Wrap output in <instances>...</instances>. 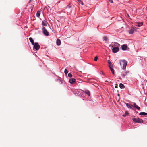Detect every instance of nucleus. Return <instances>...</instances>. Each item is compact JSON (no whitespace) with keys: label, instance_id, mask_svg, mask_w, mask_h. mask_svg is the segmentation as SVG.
Masks as SVG:
<instances>
[{"label":"nucleus","instance_id":"e433bc0d","mask_svg":"<svg viewBox=\"0 0 147 147\" xmlns=\"http://www.w3.org/2000/svg\"><path fill=\"white\" fill-rule=\"evenodd\" d=\"M120 64L121 65V62H120Z\"/></svg>","mask_w":147,"mask_h":147},{"label":"nucleus","instance_id":"20e7f679","mask_svg":"<svg viewBox=\"0 0 147 147\" xmlns=\"http://www.w3.org/2000/svg\"><path fill=\"white\" fill-rule=\"evenodd\" d=\"M120 45V44H119L118 43H117L116 42H114L113 43V44H111L109 45V47L111 46L112 47H113V46H116V47H119Z\"/></svg>","mask_w":147,"mask_h":147},{"label":"nucleus","instance_id":"f8f14e48","mask_svg":"<svg viewBox=\"0 0 147 147\" xmlns=\"http://www.w3.org/2000/svg\"><path fill=\"white\" fill-rule=\"evenodd\" d=\"M134 106L138 110H139L140 109V107L138 106L135 103H134L133 104Z\"/></svg>","mask_w":147,"mask_h":147},{"label":"nucleus","instance_id":"f704fd0d","mask_svg":"<svg viewBox=\"0 0 147 147\" xmlns=\"http://www.w3.org/2000/svg\"><path fill=\"white\" fill-rule=\"evenodd\" d=\"M118 96H120V94H118Z\"/></svg>","mask_w":147,"mask_h":147},{"label":"nucleus","instance_id":"6e6552de","mask_svg":"<svg viewBox=\"0 0 147 147\" xmlns=\"http://www.w3.org/2000/svg\"><path fill=\"white\" fill-rule=\"evenodd\" d=\"M136 30V29L135 28H133L130 30H129V33L130 34H132L134 33V31Z\"/></svg>","mask_w":147,"mask_h":147},{"label":"nucleus","instance_id":"5701e85b","mask_svg":"<svg viewBox=\"0 0 147 147\" xmlns=\"http://www.w3.org/2000/svg\"><path fill=\"white\" fill-rule=\"evenodd\" d=\"M109 67L110 69L113 68V65L112 64V63H111V64H109Z\"/></svg>","mask_w":147,"mask_h":147},{"label":"nucleus","instance_id":"423d86ee","mask_svg":"<svg viewBox=\"0 0 147 147\" xmlns=\"http://www.w3.org/2000/svg\"><path fill=\"white\" fill-rule=\"evenodd\" d=\"M127 47L126 45L124 44L122 45V49L123 50H125L127 49Z\"/></svg>","mask_w":147,"mask_h":147},{"label":"nucleus","instance_id":"b1692460","mask_svg":"<svg viewBox=\"0 0 147 147\" xmlns=\"http://www.w3.org/2000/svg\"><path fill=\"white\" fill-rule=\"evenodd\" d=\"M78 2L82 5H83V3L81 0H77Z\"/></svg>","mask_w":147,"mask_h":147},{"label":"nucleus","instance_id":"2eb2a0df","mask_svg":"<svg viewBox=\"0 0 147 147\" xmlns=\"http://www.w3.org/2000/svg\"><path fill=\"white\" fill-rule=\"evenodd\" d=\"M29 40L32 45L34 44V40L31 37H30L29 38Z\"/></svg>","mask_w":147,"mask_h":147},{"label":"nucleus","instance_id":"39448f33","mask_svg":"<svg viewBox=\"0 0 147 147\" xmlns=\"http://www.w3.org/2000/svg\"><path fill=\"white\" fill-rule=\"evenodd\" d=\"M119 50V49L118 47H115L113 48L112 49V52L114 53L117 52Z\"/></svg>","mask_w":147,"mask_h":147},{"label":"nucleus","instance_id":"dca6fc26","mask_svg":"<svg viewBox=\"0 0 147 147\" xmlns=\"http://www.w3.org/2000/svg\"><path fill=\"white\" fill-rule=\"evenodd\" d=\"M56 43L57 45H59L61 43L60 40L59 39H57L56 41Z\"/></svg>","mask_w":147,"mask_h":147},{"label":"nucleus","instance_id":"7c9ffc66","mask_svg":"<svg viewBox=\"0 0 147 147\" xmlns=\"http://www.w3.org/2000/svg\"><path fill=\"white\" fill-rule=\"evenodd\" d=\"M107 61H108V63L109 64H110L111 63L110 61L109 60H108Z\"/></svg>","mask_w":147,"mask_h":147},{"label":"nucleus","instance_id":"bb28decb","mask_svg":"<svg viewBox=\"0 0 147 147\" xmlns=\"http://www.w3.org/2000/svg\"><path fill=\"white\" fill-rule=\"evenodd\" d=\"M64 73L66 75H67V74L68 71L67 69H65L64 71Z\"/></svg>","mask_w":147,"mask_h":147},{"label":"nucleus","instance_id":"cd10ccee","mask_svg":"<svg viewBox=\"0 0 147 147\" xmlns=\"http://www.w3.org/2000/svg\"><path fill=\"white\" fill-rule=\"evenodd\" d=\"M72 75L71 74L69 73L68 74V76L69 77L71 78L72 77Z\"/></svg>","mask_w":147,"mask_h":147},{"label":"nucleus","instance_id":"c756f323","mask_svg":"<svg viewBox=\"0 0 147 147\" xmlns=\"http://www.w3.org/2000/svg\"><path fill=\"white\" fill-rule=\"evenodd\" d=\"M71 7V5L70 4H69V5H68L67 7L69 8H70Z\"/></svg>","mask_w":147,"mask_h":147},{"label":"nucleus","instance_id":"c85d7f7f","mask_svg":"<svg viewBox=\"0 0 147 147\" xmlns=\"http://www.w3.org/2000/svg\"><path fill=\"white\" fill-rule=\"evenodd\" d=\"M98 59V57L97 56L94 59V60L95 61H96Z\"/></svg>","mask_w":147,"mask_h":147},{"label":"nucleus","instance_id":"c9c22d12","mask_svg":"<svg viewBox=\"0 0 147 147\" xmlns=\"http://www.w3.org/2000/svg\"><path fill=\"white\" fill-rule=\"evenodd\" d=\"M31 1V0H30L29 3H30V2Z\"/></svg>","mask_w":147,"mask_h":147},{"label":"nucleus","instance_id":"ddd939ff","mask_svg":"<svg viewBox=\"0 0 147 147\" xmlns=\"http://www.w3.org/2000/svg\"><path fill=\"white\" fill-rule=\"evenodd\" d=\"M139 115H147V113L144 112H141L140 113Z\"/></svg>","mask_w":147,"mask_h":147},{"label":"nucleus","instance_id":"1a4fd4ad","mask_svg":"<svg viewBox=\"0 0 147 147\" xmlns=\"http://www.w3.org/2000/svg\"><path fill=\"white\" fill-rule=\"evenodd\" d=\"M143 121L142 119H140L138 118H137V123H143Z\"/></svg>","mask_w":147,"mask_h":147},{"label":"nucleus","instance_id":"f257e3e1","mask_svg":"<svg viewBox=\"0 0 147 147\" xmlns=\"http://www.w3.org/2000/svg\"><path fill=\"white\" fill-rule=\"evenodd\" d=\"M33 45H34V49L36 50H38L40 49V46L38 43L36 42Z\"/></svg>","mask_w":147,"mask_h":147},{"label":"nucleus","instance_id":"72a5a7b5","mask_svg":"<svg viewBox=\"0 0 147 147\" xmlns=\"http://www.w3.org/2000/svg\"><path fill=\"white\" fill-rule=\"evenodd\" d=\"M115 88H117V86H115Z\"/></svg>","mask_w":147,"mask_h":147},{"label":"nucleus","instance_id":"f03ea898","mask_svg":"<svg viewBox=\"0 0 147 147\" xmlns=\"http://www.w3.org/2000/svg\"><path fill=\"white\" fill-rule=\"evenodd\" d=\"M121 61H122L123 63V69L124 70L126 68L127 64V62L126 60H121Z\"/></svg>","mask_w":147,"mask_h":147},{"label":"nucleus","instance_id":"aec40b11","mask_svg":"<svg viewBox=\"0 0 147 147\" xmlns=\"http://www.w3.org/2000/svg\"><path fill=\"white\" fill-rule=\"evenodd\" d=\"M40 11H38L37 12V13L36 14L37 17H39L40 16Z\"/></svg>","mask_w":147,"mask_h":147},{"label":"nucleus","instance_id":"393cba45","mask_svg":"<svg viewBox=\"0 0 147 147\" xmlns=\"http://www.w3.org/2000/svg\"><path fill=\"white\" fill-rule=\"evenodd\" d=\"M110 69L112 74H113V75L114 74V70L113 69V68H111Z\"/></svg>","mask_w":147,"mask_h":147},{"label":"nucleus","instance_id":"9b49d317","mask_svg":"<svg viewBox=\"0 0 147 147\" xmlns=\"http://www.w3.org/2000/svg\"><path fill=\"white\" fill-rule=\"evenodd\" d=\"M126 105L127 107L131 109L133 107V105L131 104L126 103Z\"/></svg>","mask_w":147,"mask_h":147},{"label":"nucleus","instance_id":"0eeeda50","mask_svg":"<svg viewBox=\"0 0 147 147\" xmlns=\"http://www.w3.org/2000/svg\"><path fill=\"white\" fill-rule=\"evenodd\" d=\"M83 92L86 94L88 96H90V93L88 90H85V91H83Z\"/></svg>","mask_w":147,"mask_h":147},{"label":"nucleus","instance_id":"9d476101","mask_svg":"<svg viewBox=\"0 0 147 147\" xmlns=\"http://www.w3.org/2000/svg\"><path fill=\"white\" fill-rule=\"evenodd\" d=\"M76 81V79L74 78H72L69 80V82L71 84H73Z\"/></svg>","mask_w":147,"mask_h":147},{"label":"nucleus","instance_id":"58836bf2","mask_svg":"<svg viewBox=\"0 0 147 147\" xmlns=\"http://www.w3.org/2000/svg\"><path fill=\"white\" fill-rule=\"evenodd\" d=\"M146 18L147 19V17H146Z\"/></svg>","mask_w":147,"mask_h":147},{"label":"nucleus","instance_id":"4be33fe9","mask_svg":"<svg viewBox=\"0 0 147 147\" xmlns=\"http://www.w3.org/2000/svg\"><path fill=\"white\" fill-rule=\"evenodd\" d=\"M103 40L105 41H106L108 40L106 36H105L103 37Z\"/></svg>","mask_w":147,"mask_h":147},{"label":"nucleus","instance_id":"4c0bfd02","mask_svg":"<svg viewBox=\"0 0 147 147\" xmlns=\"http://www.w3.org/2000/svg\"><path fill=\"white\" fill-rule=\"evenodd\" d=\"M105 82H107V81H106Z\"/></svg>","mask_w":147,"mask_h":147},{"label":"nucleus","instance_id":"2f4dec72","mask_svg":"<svg viewBox=\"0 0 147 147\" xmlns=\"http://www.w3.org/2000/svg\"><path fill=\"white\" fill-rule=\"evenodd\" d=\"M110 2L112 3H113V1L112 0H109Z\"/></svg>","mask_w":147,"mask_h":147},{"label":"nucleus","instance_id":"a878e982","mask_svg":"<svg viewBox=\"0 0 147 147\" xmlns=\"http://www.w3.org/2000/svg\"><path fill=\"white\" fill-rule=\"evenodd\" d=\"M132 120L134 122H137V118H133Z\"/></svg>","mask_w":147,"mask_h":147},{"label":"nucleus","instance_id":"f3484780","mask_svg":"<svg viewBox=\"0 0 147 147\" xmlns=\"http://www.w3.org/2000/svg\"><path fill=\"white\" fill-rule=\"evenodd\" d=\"M129 71H127L125 72L123 74L122 76H123L124 77H125V76H127V74L129 73Z\"/></svg>","mask_w":147,"mask_h":147},{"label":"nucleus","instance_id":"4468645a","mask_svg":"<svg viewBox=\"0 0 147 147\" xmlns=\"http://www.w3.org/2000/svg\"><path fill=\"white\" fill-rule=\"evenodd\" d=\"M143 24V23L142 22H137V25H136V26H138V27H140L141 26H142V25Z\"/></svg>","mask_w":147,"mask_h":147},{"label":"nucleus","instance_id":"6ab92c4d","mask_svg":"<svg viewBox=\"0 0 147 147\" xmlns=\"http://www.w3.org/2000/svg\"><path fill=\"white\" fill-rule=\"evenodd\" d=\"M47 22L46 21H43L42 23V25L46 26H47Z\"/></svg>","mask_w":147,"mask_h":147},{"label":"nucleus","instance_id":"a211bd4d","mask_svg":"<svg viewBox=\"0 0 147 147\" xmlns=\"http://www.w3.org/2000/svg\"><path fill=\"white\" fill-rule=\"evenodd\" d=\"M119 87L121 89L124 88H125L124 85L122 83H120L119 84Z\"/></svg>","mask_w":147,"mask_h":147},{"label":"nucleus","instance_id":"473e14b6","mask_svg":"<svg viewBox=\"0 0 147 147\" xmlns=\"http://www.w3.org/2000/svg\"><path fill=\"white\" fill-rule=\"evenodd\" d=\"M30 9H31V12H32V8H30Z\"/></svg>","mask_w":147,"mask_h":147},{"label":"nucleus","instance_id":"412c9836","mask_svg":"<svg viewBox=\"0 0 147 147\" xmlns=\"http://www.w3.org/2000/svg\"><path fill=\"white\" fill-rule=\"evenodd\" d=\"M128 114H129V113H128V112L127 111H126L125 112V114L123 115L122 116H123L125 117L127 116L128 115Z\"/></svg>","mask_w":147,"mask_h":147},{"label":"nucleus","instance_id":"7ed1b4c3","mask_svg":"<svg viewBox=\"0 0 147 147\" xmlns=\"http://www.w3.org/2000/svg\"><path fill=\"white\" fill-rule=\"evenodd\" d=\"M42 31L44 35L46 36L49 35V33L45 27H43Z\"/></svg>","mask_w":147,"mask_h":147}]
</instances>
